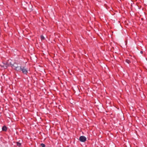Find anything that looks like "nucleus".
<instances>
[{
	"mask_svg": "<svg viewBox=\"0 0 147 147\" xmlns=\"http://www.w3.org/2000/svg\"><path fill=\"white\" fill-rule=\"evenodd\" d=\"M12 65V67H13V68L18 71H20L22 69L21 67L20 66H18V64L16 63H14L13 65Z\"/></svg>",
	"mask_w": 147,
	"mask_h": 147,
	"instance_id": "f257e3e1",
	"label": "nucleus"
},
{
	"mask_svg": "<svg viewBox=\"0 0 147 147\" xmlns=\"http://www.w3.org/2000/svg\"><path fill=\"white\" fill-rule=\"evenodd\" d=\"M79 140L81 142H84L86 140V138L84 136H82L80 137Z\"/></svg>",
	"mask_w": 147,
	"mask_h": 147,
	"instance_id": "f03ea898",
	"label": "nucleus"
},
{
	"mask_svg": "<svg viewBox=\"0 0 147 147\" xmlns=\"http://www.w3.org/2000/svg\"><path fill=\"white\" fill-rule=\"evenodd\" d=\"M21 71H22V73L25 74H27L28 73L27 71L24 68V67H23L22 68Z\"/></svg>",
	"mask_w": 147,
	"mask_h": 147,
	"instance_id": "7ed1b4c3",
	"label": "nucleus"
},
{
	"mask_svg": "<svg viewBox=\"0 0 147 147\" xmlns=\"http://www.w3.org/2000/svg\"><path fill=\"white\" fill-rule=\"evenodd\" d=\"M12 64L11 63V62H9V61H8V62L6 63L5 64V67L6 68H7L8 66L10 65H11Z\"/></svg>",
	"mask_w": 147,
	"mask_h": 147,
	"instance_id": "20e7f679",
	"label": "nucleus"
},
{
	"mask_svg": "<svg viewBox=\"0 0 147 147\" xmlns=\"http://www.w3.org/2000/svg\"><path fill=\"white\" fill-rule=\"evenodd\" d=\"M2 130L3 131H6L7 130V127L5 126H4L2 127Z\"/></svg>",
	"mask_w": 147,
	"mask_h": 147,
	"instance_id": "39448f33",
	"label": "nucleus"
},
{
	"mask_svg": "<svg viewBox=\"0 0 147 147\" xmlns=\"http://www.w3.org/2000/svg\"><path fill=\"white\" fill-rule=\"evenodd\" d=\"M16 143H17V145L18 146H19V147H20L21 146V144L20 143L17 142H16Z\"/></svg>",
	"mask_w": 147,
	"mask_h": 147,
	"instance_id": "423d86ee",
	"label": "nucleus"
},
{
	"mask_svg": "<svg viewBox=\"0 0 147 147\" xmlns=\"http://www.w3.org/2000/svg\"><path fill=\"white\" fill-rule=\"evenodd\" d=\"M45 145L43 144H40V147H45Z\"/></svg>",
	"mask_w": 147,
	"mask_h": 147,
	"instance_id": "0eeeda50",
	"label": "nucleus"
},
{
	"mask_svg": "<svg viewBox=\"0 0 147 147\" xmlns=\"http://www.w3.org/2000/svg\"><path fill=\"white\" fill-rule=\"evenodd\" d=\"M40 38H41V39L42 40H44L45 39V38L44 37V36L42 35H41L40 36Z\"/></svg>",
	"mask_w": 147,
	"mask_h": 147,
	"instance_id": "6e6552de",
	"label": "nucleus"
},
{
	"mask_svg": "<svg viewBox=\"0 0 147 147\" xmlns=\"http://www.w3.org/2000/svg\"><path fill=\"white\" fill-rule=\"evenodd\" d=\"M126 62L128 63H129L131 62L128 59H126L125 61Z\"/></svg>",
	"mask_w": 147,
	"mask_h": 147,
	"instance_id": "1a4fd4ad",
	"label": "nucleus"
},
{
	"mask_svg": "<svg viewBox=\"0 0 147 147\" xmlns=\"http://www.w3.org/2000/svg\"><path fill=\"white\" fill-rule=\"evenodd\" d=\"M140 53L142 54L143 53V51H140Z\"/></svg>",
	"mask_w": 147,
	"mask_h": 147,
	"instance_id": "9d476101",
	"label": "nucleus"
}]
</instances>
